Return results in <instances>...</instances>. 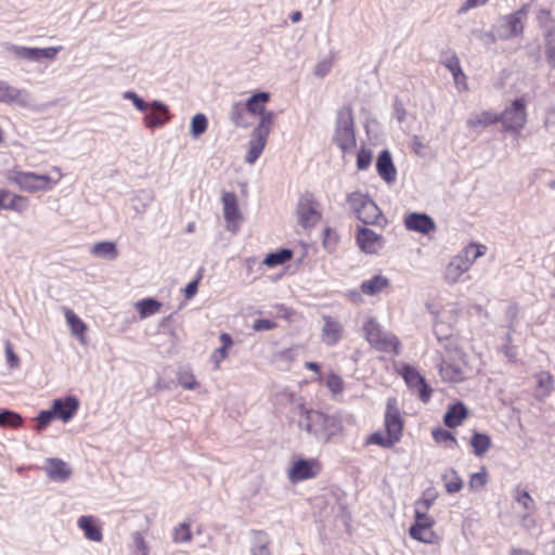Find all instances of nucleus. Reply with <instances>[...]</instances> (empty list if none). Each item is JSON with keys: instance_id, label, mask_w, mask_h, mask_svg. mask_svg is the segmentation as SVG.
Segmentation results:
<instances>
[{"instance_id": "nucleus-1", "label": "nucleus", "mask_w": 555, "mask_h": 555, "mask_svg": "<svg viewBox=\"0 0 555 555\" xmlns=\"http://www.w3.org/2000/svg\"><path fill=\"white\" fill-rule=\"evenodd\" d=\"M299 411V428L322 443H327L334 436L343 431V424L335 415L308 409L305 405H301Z\"/></svg>"}, {"instance_id": "nucleus-2", "label": "nucleus", "mask_w": 555, "mask_h": 555, "mask_svg": "<svg viewBox=\"0 0 555 555\" xmlns=\"http://www.w3.org/2000/svg\"><path fill=\"white\" fill-rule=\"evenodd\" d=\"M386 435L375 433L367 439L369 443L391 448L400 440L402 433V421L400 417L399 406L395 398L387 400V409L385 415Z\"/></svg>"}, {"instance_id": "nucleus-3", "label": "nucleus", "mask_w": 555, "mask_h": 555, "mask_svg": "<svg viewBox=\"0 0 555 555\" xmlns=\"http://www.w3.org/2000/svg\"><path fill=\"white\" fill-rule=\"evenodd\" d=\"M53 171L57 173V177L53 179L48 175H39L30 171H20V170H10L8 172V180L11 183H14L20 188V190L35 193V192H43L52 189L54 184H56L61 178L62 172L59 167H54Z\"/></svg>"}, {"instance_id": "nucleus-4", "label": "nucleus", "mask_w": 555, "mask_h": 555, "mask_svg": "<svg viewBox=\"0 0 555 555\" xmlns=\"http://www.w3.org/2000/svg\"><path fill=\"white\" fill-rule=\"evenodd\" d=\"M363 333L367 343L376 350L399 353L400 341L398 338L384 331L375 319L371 318L363 324Z\"/></svg>"}, {"instance_id": "nucleus-5", "label": "nucleus", "mask_w": 555, "mask_h": 555, "mask_svg": "<svg viewBox=\"0 0 555 555\" xmlns=\"http://www.w3.org/2000/svg\"><path fill=\"white\" fill-rule=\"evenodd\" d=\"M435 318L434 332L439 340L448 338L460 318V307L455 302H446L439 307L428 306Z\"/></svg>"}, {"instance_id": "nucleus-6", "label": "nucleus", "mask_w": 555, "mask_h": 555, "mask_svg": "<svg viewBox=\"0 0 555 555\" xmlns=\"http://www.w3.org/2000/svg\"><path fill=\"white\" fill-rule=\"evenodd\" d=\"M467 354L457 346L450 350L449 360L443 361L440 366L441 377L450 383H460L465 379L468 365L466 361Z\"/></svg>"}, {"instance_id": "nucleus-7", "label": "nucleus", "mask_w": 555, "mask_h": 555, "mask_svg": "<svg viewBox=\"0 0 555 555\" xmlns=\"http://www.w3.org/2000/svg\"><path fill=\"white\" fill-rule=\"evenodd\" d=\"M348 202L357 217L367 224H379L384 220L378 206L361 192H352Z\"/></svg>"}, {"instance_id": "nucleus-8", "label": "nucleus", "mask_w": 555, "mask_h": 555, "mask_svg": "<svg viewBox=\"0 0 555 555\" xmlns=\"http://www.w3.org/2000/svg\"><path fill=\"white\" fill-rule=\"evenodd\" d=\"M334 141L343 152H348L356 146L353 117L350 111L339 112L335 127Z\"/></svg>"}, {"instance_id": "nucleus-9", "label": "nucleus", "mask_w": 555, "mask_h": 555, "mask_svg": "<svg viewBox=\"0 0 555 555\" xmlns=\"http://www.w3.org/2000/svg\"><path fill=\"white\" fill-rule=\"evenodd\" d=\"M526 105L527 102L524 98L517 99L499 115L500 121L506 130L515 133L521 131L527 122Z\"/></svg>"}, {"instance_id": "nucleus-10", "label": "nucleus", "mask_w": 555, "mask_h": 555, "mask_svg": "<svg viewBox=\"0 0 555 555\" xmlns=\"http://www.w3.org/2000/svg\"><path fill=\"white\" fill-rule=\"evenodd\" d=\"M434 524L433 517L421 508L415 507V521L411 526L409 534L418 542L433 544L437 540V534L433 530Z\"/></svg>"}, {"instance_id": "nucleus-11", "label": "nucleus", "mask_w": 555, "mask_h": 555, "mask_svg": "<svg viewBox=\"0 0 555 555\" xmlns=\"http://www.w3.org/2000/svg\"><path fill=\"white\" fill-rule=\"evenodd\" d=\"M524 17L522 11L502 17L493 28L494 39L508 40L519 36L524 29Z\"/></svg>"}, {"instance_id": "nucleus-12", "label": "nucleus", "mask_w": 555, "mask_h": 555, "mask_svg": "<svg viewBox=\"0 0 555 555\" xmlns=\"http://www.w3.org/2000/svg\"><path fill=\"white\" fill-rule=\"evenodd\" d=\"M5 50L8 53L12 54L17 59L26 60L29 62H39L41 60H53L61 50V48H28L16 44H8L5 47Z\"/></svg>"}, {"instance_id": "nucleus-13", "label": "nucleus", "mask_w": 555, "mask_h": 555, "mask_svg": "<svg viewBox=\"0 0 555 555\" xmlns=\"http://www.w3.org/2000/svg\"><path fill=\"white\" fill-rule=\"evenodd\" d=\"M271 129L272 128H268V121L262 122V125H257L253 129L245 156L247 164L253 165L262 154Z\"/></svg>"}, {"instance_id": "nucleus-14", "label": "nucleus", "mask_w": 555, "mask_h": 555, "mask_svg": "<svg viewBox=\"0 0 555 555\" xmlns=\"http://www.w3.org/2000/svg\"><path fill=\"white\" fill-rule=\"evenodd\" d=\"M298 223L310 229L318 224L321 219L319 203L310 195L302 196L297 205Z\"/></svg>"}, {"instance_id": "nucleus-15", "label": "nucleus", "mask_w": 555, "mask_h": 555, "mask_svg": "<svg viewBox=\"0 0 555 555\" xmlns=\"http://www.w3.org/2000/svg\"><path fill=\"white\" fill-rule=\"evenodd\" d=\"M321 470V464L315 459H298L295 460L287 470L288 479L293 483L300 482L306 479L314 478Z\"/></svg>"}, {"instance_id": "nucleus-16", "label": "nucleus", "mask_w": 555, "mask_h": 555, "mask_svg": "<svg viewBox=\"0 0 555 555\" xmlns=\"http://www.w3.org/2000/svg\"><path fill=\"white\" fill-rule=\"evenodd\" d=\"M271 94L269 92H256L250 95L246 101V109L253 115H258L259 121L257 125L268 121V128H272L275 114L266 108V104L270 101Z\"/></svg>"}, {"instance_id": "nucleus-17", "label": "nucleus", "mask_w": 555, "mask_h": 555, "mask_svg": "<svg viewBox=\"0 0 555 555\" xmlns=\"http://www.w3.org/2000/svg\"><path fill=\"white\" fill-rule=\"evenodd\" d=\"M141 112L144 113V122L149 128H157L163 126L169 119L167 106L159 102H144L141 100Z\"/></svg>"}, {"instance_id": "nucleus-18", "label": "nucleus", "mask_w": 555, "mask_h": 555, "mask_svg": "<svg viewBox=\"0 0 555 555\" xmlns=\"http://www.w3.org/2000/svg\"><path fill=\"white\" fill-rule=\"evenodd\" d=\"M0 103L8 105L16 104L26 108L30 106V95L27 91L0 80Z\"/></svg>"}, {"instance_id": "nucleus-19", "label": "nucleus", "mask_w": 555, "mask_h": 555, "mask_svg": "<svg viewBox=\"0 0 555 555\" xmlns=\"http://www.w3.org/2000/svg\"><path fill=\"white\" fill-rule=\"evenodd\" d=\"M401 374L410 387L417 388L421 400L427 402L430 398L431 389L425 384L418 371L411 365H403Z\"/></svg>"}, {"instance_id": "nucleus-20", "label": "nucleus", "mask_w": 555, "mask_h": 555, "mask_svg": "<svg viewBox=\"0 0 555 555\" xmlns=\"http://www.w3.org/2000/svg\"><path fill=\"white\" fill-rule=\"evenodd\" d=\"M51 409L56 418L67 423L74 417L79 409V401L74 396H67L65 398L53 400Z\"/></svg>"}, {"instance_id": "nucleus-21", "label": "nucleus", "mask_w": 555, "mask_h": 555, "mask_svg": "<svg viewBox=\"0 0 555 555\" xmlns=\"http://www.w3.org/2000/svg\"><path fill=\"white\" fill-rule=\"evenodd\" d=\"M343 334L344 326L337 319L330 315L323 317L321 339L325 345H336L343 338Z\"/></svg>"}, {"instance_id": "nucleus-22", "label": "nucleus", "mask_w": 555, "mask_h": 555, "mask_svg": "<svg viewBox=\"0 0 555 555\" xmlns=\"http://www.w3.org/2000/svg\"><path fill=\"white\" fill-rule=\"evenodd\" d=\"M404 225L408 230L428 234L436 229V223L431 217L426 214L411 212L404 217Z\"/></svg>"}, {"instance_id": "nucleus-23", "label": "nucleus", "mask_w": 555, "mask_h": 555, "mask_svg": "<svg viewBox=\"0 0 555 555\" xmlns=\"http://www.w3.org/2000/svg\"><path fill=\"white\" fill-rule=\"evenodd\" d=\"M223 216L228 222V230L235 233L238 229L241 214L237 208V198L234 193H225L222 196Z\"/></svg>"}, {"instance_id": "nucleus-24", "label": "nucleus", "mask_w": 555, "mask_h": 555, "mask_svg": "<svg viewBox=\"0 0 555 555\" xmlns=\"http://www.w3.org/2000/svg\"><path fill=\"white\" fill-rule=\"evenodd\" d=\"M357 242L361 250L366 254L377 253L384 244L383 237L367 228L358 231Z\"/></svg>"}, {"instance_id": "nucleus-25", "label": "nucleus", "mask_w": 555, "mask_h": 555, "mask_svg": "<svg viewBox=\"0 0 555 555\" xmlns=\"http://www.w3.org/2000/svg\"><path fill=\"white\" fill-rule=\"evenodd\" d=\"M43 469L47 476L54 481H65L72 476V468L69 465L55 457L48 459L44 463Z\"/></svg>"}, {"instance_id": "nucleus-26", "label": "nucleus", "mask_w": 555, "mask_h": 555, "mask_svg": "<svg viewBox=\"0 0 555 555\" xmlns=\"http://www.w3.org/2000/svg\"><path fill=\"white\" fill-rule=\"evenodd\" d=\"M469 268L468 262L456 255L447 264L443 279L449 284H455Z\"/></svg>"}, {"instance_id": "nucleus-27", "label": "nucleus", "mask_w": 555, "mask_h": 555, "mask_svg": "<svg viewBox=\"0 0 555 555\" xmlns=\"http://www.w3.org/2000/svg\"><path fill=\"white\" fill-rule=\"evenodd\" d=\"M251 555H270L269 538L263 530H251L248 534Z\"/></svg>"}, {"instance_id": "nucleus-28", "label": "nucleus", "mask_w": 555, "mask_h": 555, "mask_svg": "<svg viewBox=\"0 0 555 555\" xmlns=\"http://www.w3.org/2000/svg\"><path fill=\"white\" fill-rule=\"evenodd\" d=\"M500 121V117L492 111H482L472 114L466 124L469 128H486Z\"/></svg>"}, {"instance_id": "nucleus-29", "label": "nucleus", "mask_w": 555, "mask_h": 555, "mask_svg": "<svg viewBox=\"0 0 555 555\" xmlns=\"http://www.w3.org/2000/svg\"><path fill=\"white\" fill-rule=\"evenodd\" d=\"M90 254L100 259L115 260L118 257L117 246L114 242L103 241L92 245Z\"/></svg>"}, {"instance_id": "nucleus-30", "label": "nucleus", "mask_w": 555, "mask_h": 555, "mask_svg": "<svg viewBox=\"0 0 555 555\" xmlns=\"http://www.w3.org/2000/svg\"><path fill=\"white\" fill-rule=\"evenodd\" d=\"M378 175L387 182H391L396 178V169L393 167L390 153L385 150L383 151L376 163Z\"/></svg>"}, {"instance_id": "nucleus-31", "label": "nucleus", "mask_w": 555, "mask_h": 555, "mask_svg": "<svg viewBox=\"0 0 555 555\" xmlns=\"http://www.w3.org/2000/svg\"><path fill=\"white\" fill-rule=\"evenodd\" d=\"M64 314L67 322V325L70 328L73 335L77 336L78 339L85 344L86 337L85 334L87 332V324L70 309L64 308Z\"/></svg>"}, {"instance_id": "nucleus-32", "label": "nucleus", "mask_w": 555, "mask_h": 555, "mask_svg": "<svg viewBox=\"0 0 555 555\" xmlns=\"http://www.w3.org/2000/svg\"><path fill=\"white\" fill-rule=\"evenodd\" d=\"M79 528L85 532L88 540L100 542L103 539L101 528L92 516H81L78 519Z\"/></svg>"}, {"instance_id": "nucleus-33", "label": "nucleus", "mask_w": 555, "mask_h": 555, "mask_svg": "<svg viewBox=\"0 0 555 555\" xmlns=\"http://www.w3.org/2000/svg\"><path fill=\"white\" fill-rule=\"evenodd\" d=\"M535 379L534 397L539 400L545 399L553 390V376L548 372H540Z\"/></svg>"}, {"instance_id": "nucleus-34", "label": "nucleus", "mask_w": 555, "mask_h": 555, "mask_svg": "<svg viewBox=\"0 0 555 555\" xmlns=\"http://www.w3.org/2000/svg\"><path fill=\"white\" fill-rule=\"evenodd\" d=\"M467 416V409L461 402L455 403L449 408L447 413L444 414L443 422L446 426L450 428H454L459 426L463 420Z\"/></svg>"}, {"instance_id": "nucleus-35", "label": "nucleus", "mask_w": 555, "mask_h": 555, "mask_svg": "<svg viewBox=\"0 0 555 555\" xmlns=\"http://www.w3.org/2000/svg\"><path fill=\"white\" fill-rule=\"evenodd\" d=\"M28 207V198L22 195H11L9 193L3 194L0 209L14 210L23 212Z\"/></svg>"}, {"instance_id": "nucleus-36", "label": "nucleus", "mask_w": 555, "mask_h": 555, "mask_svg": "<svg viewBox=\"0 0 555 555\" xmlns=\"http://www.w3.org/2000/svg\"><path fill=\"white\" fill-rule=\"evenodd\" d=\"M389 282L387 278L383 275H375L361 284V291L365 295L374 296L387 288Z\"/></svg>"}, {"instance_id": "nucleus-37", "label": "nucleus", "mask_w": 555, "mask_h": 555, "mask_svg": "<svg viewBox=\"0 0 555 555\" xmlns=\"http://www.w3.org/2000/svg\"><path fill=\"white\" fill-rule=\"evenodd\" d=\"M444 488L448 493H456L463 488V480L454 469H449L442 475Z\"/></svg>"}, {"instance_id": "nucleus-38", "label": "nucleus", "mask_w": 555, "mask_h": 555, "mask_svg": "<svg viewBox=\"0 0 555 555\" xmlns=\"http://www.w3.org/2000/svg\"><path fill=\"white\" fill-rule=\"evenodd\" d=\"M470 444L477 456L483 455L491 447V438L486 434L475 433L472 437Z\"/></svg>"}, {"instance_id": "nucleus-39", "label": "nucleus", "mask_w": 555, "mask_h": 555, "mask_svg": "<svg viewBox=\"0 0 555 555\" xmlns=\"http://www.w3.org/2000/svg\"><path fill=\"white\" fill-rule=\"evenodd\" d=\"M207 117L204 114L198 113L192 117L190 126V135L194 139H197L207 130Z\"/></svg>"}, {"instance_id": "nucleus-40", "label": "nucleus", "mask_w": 555, "mask_h": 555, "mask_svg": "<svg viewBox=\"0 0 555 555\" xmlns=\"http://www.w3.org/2000/svg\"><path fill=\"white\" fill-rule=\"evenodd\" d=\"M178 384L188 390H193L198 386V382L190 369H181L177 374Z\"/></svg>"}, {"instance_id": "nucleus-41", "label": "nucleus", "mask_w": 555, "mask_h": 555, "mask_svg": "<svg viewBox=\"0 0 555 555\" xmlns=\"http://www.w3.org/2000/svg\"><path fill=\"white\" fill-rule=\"evenodd\" d=\"M292 258V250L289 249H281L276 253H271L266 256L263 259V264L267 267H276L279 264L284 263L285 261Z\"/></svg>"}, {"instance_id": "nucleus-42", "label": "nucleus", "mask_w": 555, "mask_h": 555, "mask_svg": "<svg viewBox=\"0 0 555 555\" xmlns=\"http://www.w3.org/2000/svg\"><path fill=\"white\" fill-rule=\"evenodd\" d=\"M489 480V475L486 467H481L479 472L469 476L468 488L473 491L481 490Z\"/></svg>"}, {"instance_id": "nucleus-43", "label": "nucleus", "mask_w": 555, "mask_h": 555, "mask_svg": "<svg viewBox=\"0 0 555 555\" xmlns=\"http://www.w3.org/2000/svg\"><path fill=\"white\" fill-rule=\"evenodd\" d=\"M22 416L13 411L4 410L0 413V427L17 428L22 425Z\"/></svg>"}, {"instance_id": "nucleus-44", "label": "nucleus", "mask_w": 555, "mask_h": 555, "mask_svg": "<svg viewBox=\"0 0 555 555\" xmlns=\"http://www.w3.org/2000/svg\"><path fill=\"white\" fill-rule=\"evenodd\" d=\"M172 539L176 543H188L192 540L191 526L188 522L178 525L172 532Z\"/></svg>"}, {"instance_id": "nucleus-45", "label": "nucleus", "mask_w": 555, "mask_h": 555, "mask_svg": "<svg viewBox=\"0 0 555 555\" xmlns=\"http://www.w3.org/2000/svg\"><path fill=\"white\" fill-rule=\"evenodd\" d=\"M325 385L333 396L340 395L344 390L343 378L334 372H331L325 378Z\"/></svg>"}, {"instance_id": "nucleus-46", "label": "nucleus", "mask_w": 555, "mask_h": 555, "mask_svg": "<svg viewBox=\"0 0 555 555\" xmlns=\"http://www.w3.org/2000/svg\"><path fill=\"white\" fill-rule=\"evenodd\" d=\"M433 438L437 443H444L448 448H454L456 444L454 436L450 431L441 428L433 431Z\"/></svg>"}, {"instance_id": "nucleus-47", "label": "nucleus", "mask_w": 555, "mask_h": 555, "mask_svg": "<svg viewBox=\"0 0 555 555\" xmlns=\"http://www.w3.org/2000/svg\"><path fill=\"white\" fill-rule=\"evenodd\" d=\"M231 120L234 126L240 128H247L248 121L245 118V113L240 104H234L231 111Z\"/></svg>"}, {"instance_id": "nucleus-48", "label": "nucleus", "mask_w": 555, "mask_h": 555, "mask_svg": "<svg viewBox=\"0 0 555 555\" xmlns=\"http://www.w3.org/2000/svg\"><path fill=\"white\" fill-rule=\"evenodd\" d=\"M160 307L162 304L157 300L151 298L141 300V318L157 313Z\"/></svg>"}, {"instance_id": "nucleus-49", "label": "nucleus", "mask_w": 555, "mask_h": 555, "mask_svg": "<svg viewBox=\"0 0 555 555\" xmlns=\"http://www.w3.org/2000/svg\"><path fill=\"white\" fill-rule=\"evenodd\" d=\"M546 59L551 66L555 67V30H550L545 35Z\"/></svg>"}, {"instance_id": "nucleus-50", "label": "nucleus", "mask_w": 555, "mask_h": 555, "mask_svg": "<svg viewBox=\"0 0 555 555\" xmlns=\"http://www.w3.org/2000/svg\"><path fill=\"white\" fill-rule=\"evenodd\" d=\"M372 162V152L362 147L357 155V167L359 170L369 168Z\"/></svg>"}, {"instance_id": "nucleus-51", "label": "nucleus", "mask_w": 555, "mask_h": 555, "mask_svg": "<svg viewBox=\"0 0 555 555\" xmlns=\"http://www.w3.org/2000/svg\"><path fill=\"white\" fill-rule=\"evenodd\" d=\"M4 349H5V358L7 362L10 365L11 369H16L20 366L21 360L18 356L14 352L13 347L9 340L4 343Z\"/></svg>"}, {"instance_id": "nucleus-52", "label": "nucleus", "mask_w": 555, "mask_h": 555, "mask_svg": "<svg viewBox=\"0 0 555 555\" xmlns=\"http://www.w3.org/2000/svg\"><path fill=\"white\" fill-rule=\"evenodd\" d=\"M518 504H520L526 511L532 512L534 508L533 499L527 491H522L516 498Z\"/></svg>"}, {"instance_id": "nucleus-53", "label": "nucleus", "mask_w": 555, "mask_h": 555, "mask_svg": "<svg viewBox=\"0 0 555 555\" xmlns=\"http://www.w3.org/2000/svg\"><path fill=\"white\" fill-rule=\"evenodd\" d=\"M443 65L451 72V74L457 73L462 69L459 57L453 53L446 55Z\"/></svg>"}, {"instance_id": "nucleus-54", "label": "nucleus", "mask_w": 555, "mask_h": 555, "mask_svg": "<svg viewBox=\"0 0 555 555\" xmlns=\"http://www.w3.org/2000/svg\"><path fill=\"white\" fill-rule=\"evenodd\" d=\"M228 351L224 348H217L210 356V360L214 363V369L219 370L221 362L228 358Z\"/></svg>"}, {"instance_id": "nucleus-55", "label": "nucleus", "mask_w": 555, "mask_h": 555, "mask_svg": "<svg viewBox=\"0 0 555 555\" xmlns=\"http://www.w3.org/2000/svg\"><path fill=\"white\" fill-rule=\"evenodd\" d=\"M55 417L52 409L41 411L37 416L38 427L43 428L47 427L51 421Z\"/></svg>"}, {"instance_id": "nucleus-56", "label": "nucleus", "mask_w": 555, "mask_h": 555, "mask_svg": "<svg viewBox=\"0 0 555 555\" xmlns=\"http://www.w3.org/2000/svg\"><path fill=\"white\" fill-rule=\"evenodd\" d=\"M332 68V62L328 60H323L314 67V75L318 77H324Z\"/></svg>"}, {"instance_id": "nucleus-57", "label": "nucleus", "mask_w": 555, "mask_h": 555, "mask_svg": "<svg viewBox=\"0 0 555 555\" xmlns=\"http://www.w3.org/2000/svg\"><path fill=\"white\" fill-rule=\"evenodd\" d=\"M275 327V323L267 320V319H260L255 321L253 328L255 331H270Z\"/></svg>"}, {"instance_id": "nucleus-58", "label": "nucleus", "mask_w": 555, "mask_h": 555, "mask_svg": "<svg viewBox=\"0 0 555 555\" xmlns=\"http://www.w3.org/2000/svg\"><path fill=\"white\" fill-rule=\"evenodd\" d=\"M454 82L459 89L466 90L467 83H466V75L463 73L462 69H460L457 73L452 74Z\"/></svg>"}, {"instance_id": "nucleus-59", "label": "nucleus", "mask_w": 555, "mask_h": 555, "mask_svg": "<svg viewBox=\"0 0 555 555\" xmlns=\"http://www.w3.org/2000/svg\"><path fill=\"white\" fill-rule=\"evenodd\" d=\"M475 251H470V244L467 245L460 254L459 256L468 262V266L472 267L474 261L478 259V257H474Z\"/></svg>"}, {"instance_id": "nucleus-60", "label": "nucleus", "mask_w": 555, "mask_h": 555, "mask_svg": "<svg viewBox=\"0 0 555 555\" xmlns=\"http://www.w3.org/2000/svg\"><path fill=\"white\" fill-rule=\"evenodd\" d=\"M197 281L190 282L184 288V297L191 299L197 292Z\"/></svg>"}, {"instance_id": "nucleus-61", "label": "nucleus", "mask_w": 555, "mask_h": 555, "mask_svg": "<svg viewBox=\"0 0 555 555\" xmlns=\"http://www.w3.org/2000/svg\"><path fill=\"white\" fill-rule=\"evenodd\" d=\"M413 150L416 154L422 155L425 150V144L420 137H414L412 141Z\"/></svg>"}, {"instance_id": "nucleus-62", "label": "nucleus", "mask_w": 555, "mask_h": 555, "mask_svg": "<svg viewBox=\"0 0 555 555\" xmlns=\"http://www.w3.org/2000/svg\"><path fill=\"white\" fill-rule=\"evenodd\" d=\"M488 0H466L461 11H467L469 9L483 5Z\"/></svg>"}, {"instance_id": "nucleus-63", "label": "nucleus", "mask_w": 555, "mask_h": 555, "mask_svg": "<svg viewBox=\"0 0 555 555\" xmlns=\"http://www.w3.org/2000/svg\"><path fill=\"white\" fill-rule=\"evenodd\" d=\"M219 338L222 343V346L220 348L229 350L234 344L232 337L227 333H221Z\"/></svg>"}, {"instance_id": "nucleus-64", "label": "nucleus", "mask_w": 555, "mask_h": 555, "mask_svg": "<svg viewBox=\"0 0 555 555\" xmlns=\"http://www.w3.org/2000/svg\"><path fill=\"white\" fill-rule=\"evenodd\" d=\"M475 251L474 254V257H481L486 254L487 251V247L485 245H481V244H476V243H473L470 244V251Z\"/></svg>"}]
</instances>
